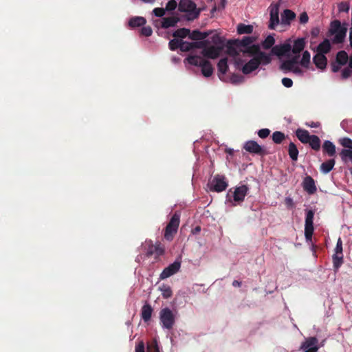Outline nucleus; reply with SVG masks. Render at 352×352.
<instances>
[{
    "label": "nucleus",
    "instance_id": "f03ea898",
    "mask_svg": "<svg viewBox=\"0 0 352 352\" xmlns=\"http://www.w3.org/2000/svg\"><path fill=\"white\" fill-rule=\"evenodd\" d=\"M178 10L185 13V19L187 21L197 19L201 13V9L197 8L196 3L192 0H180L178 3Z\"/></svg>",
    "mask_w": 352,
    "mask_h": 352
},
{
    "label": "nucleus",
    "instance_id": "a878e982",
    "mask_svg": "<svg viewBox=\"0 0 352 352\" xmlns=\"http://www.w3.org/2000/svg\"><path fill=\"white\" fill-rule=\"evenodd\" d=\"M146 20L142 16H134L129 19V25L132 28H139L144 25Z\"/></svg>",
    "mask_w": 352,
    "mask_h": 352
},
{
    "label": "nucleus",
    "instance_id": "dca6fc26",
    "mask_svg": "<svg viewBox=\"0 0 352 352\" xmlns=\"http://www.w3.org/2000/svg\"><path fill=\"white\" fill-rule=\"evenodd\" d=\"M181 267V262L175 261L174 263L170 264L168 267L164 268L160 274V278L164 279L170 277V276L177 273Z\"/></svg>",
    "mask_w": 352,
    "mask_h": 352
},
{
    "label": "nucleus",
    "instance_id": "37998d69",
    "mask_svg": "<svg viewBox=\"0 0 352 352\" xmlns=\"http://www.w3.org/2000/svg\"><path fill=\"white\" fill-rule=\"evenodd\" d=\"M340 144L347 148L346 149H352V140L349 138H343L339 140Z\"/></svg>",
    "mask_w": 352,
    "mask_h": 352
},
{
    "label": "nucleus",
    "instance_id": "3c124183",
    "mask_svg": "<svg viewBox=\"0 0 352 352\" xmlns=\"http://www.w3.org/2000/svg\"><path fill=\"white\" fill-rule=\"evenodd\" d=\"M270 133V131L268 129H262L258 131V135L261 138H266Z\"/></svg>",
    "mask_w": 352,
    "mask_h": 352
},
{
    "label": "nucleus",
    "instance_id": "f257e3e1",
    "mask_svg": "<svg viewBox=\"0 0 352 352\" xmlns=\"http://www.w3.org/2000/svg\"><path fill=\"white\" fill-rule=\"evenodd\" d=\"M255 50L254 57L243 65L241 71L244 74H249L256 70L261 65H267L272 60L271 55L259 50L258 45H253Z\"/></svg>",
    "mask_w": 352,
    "mask_h": 352
},
{
    "label": "nucleus",
    "instance_id": "052dcab7",
    "mask_svg": "<svg viewBox=\"0 0 352 352\" xmlns=\"http://www.w3.org/2000/svg\"><path fill=\"white\" fill-rule=\"evenodd\" d=\"M135 352H145L144 344L142 341L140 342L135 346Z\"/></svg>",
    "mask_w": 352,
    "mask_h": 352
},
{
    "label": "nucleus",
    "instance_id": "4be33fe9",
    "mask_svg": "<svg viewBox=\"0 0 352 352\" xmlns=\"http://www.w3.org/2000/svg\"><path fill=\"white\" fill-rule=\"evenodd\" d=\"M296 135L298 139L303 144L309 142L312 135H310L308 131L302 129H298L296 131Z\"/></svg>",
    "mask_w": 352,
    "mask_h": 352
},
{
    "label": "nucleus",
    "instance_id": "864d4df0",
    "mask_svg": "<svg viewBox=\"0 0 352 352\" xmlns=\"http://www.w3.org/2000/svg\"><path fill=\"white\" fill-rule=\"evenodd\" d=\"M148 352H160L159 347L156 342L148 344L147 346Z\"/></svg>",
    "mask_w": 352,
    "mask_h": 352
},
{
    "label": "nucleus",
    "instance_id": "0eeeda50",
    "mask_svg": "<svg viewBox=\"0 0 352 352\" xmlns=\"http://www.w3.org/2000/svg\"><path fill=\"white\" fill-rule=\"evenodd\" d=\"M180 222V215L175 212L170 218V221L167 224L164 236L167 241H172L174 235L177 233Z\"/></svg>",
    "mask_w": 352,
    "mask_h": 352
},
{
    "label": "nucleus",
    "instance_id": "f704fd0d",
    "mask_svg": "<svg viewBox=\"0 0 352 352\" xmlns=\"http://www.w3.org/2000/svg\"><path fill=\"white\" fill-rule=\"evenodd\" d=\"M255 41V38L253 36H244L241 40L238 41L239 46L250 47V45H253Z\"/></svg>",
    "mask_w": 352,
    "mask_h": 352
},
{
    "label": "nucleus",
    "instance_id": "6ab92c4d",
    "mask_svg": "<svg viewBox=\"0 0 352 352\" xmlns=\"http://www.w3.org/2000/svg\"><path fill=\"white\" fill-rule=\"evenodd\" d=\"M179 21V19L177 16L164 17L161 21V27L164 29L173 28L177 25Z\"/></svg>",
    "mask_w": 352,
    "mask_h": 352
},
{
    "label": "nucleus",
    "instance_id": "13d9d810",
    "mask_svg": "<svg viewBox=\"0 0 352 352\" xmlns=\"http://www.w3.org/2000/svg\"><path fill=\"white\" fill-rule=\"evenodd\" d=\"M308 20H309V16L305 12L300 14V17H299V21H300V23L305 24V23H307Z\"/></svg>",
    "mask_w": 352,
    "mask_h": 352
},
{
    "label": "nucleus",
    "instance_id": "680f3d73",
    "mask_svg": "<svg viewBox=\"0 0 352 352\" xmlns=\"http://www.w3.org/2000/svg\"><path fill=\"white\" fill-rule=\"evenodd\" d=\"M342 65H340L337 61L336 63H333L331 64V70L333 72H338L340 69V66Z\"/></svg>",
    "mask_w": 352,
    "mask_h": 352
},
{
    "label": "nucleus",
    "instance_id": "20e7f679",
    "mask_svg": "<svg viewBox=\"0 0 352 352\" xmlns=\"http://www.w3.org/2000/svg\"><path fill=\"white\" fill-rule=\"evenodd\" d=\"M142 248L144 249V252L147 258L155 255V259L157 260L159 256H162L164 253V247L160 242L153 244L152 241H146L142 245Z\"/></svg>",
    "mask_w": 352,
    "mask_h": 352
},
{
    "label": "nucleus",
    "instance_id": "4468645a",
    "mask_svg": "<svg viewBox=\"0 0 352 352\" xmlns=\"http://www.w3.org/2000/svg\"><path fill=\"white\" fill-rule=\"evenodd\" d=\"M292 50V45L289 43H285L281 45H277L272 48V54L277 56H289Z\"/></svg>",
    "mask_w": 352,
    "mask_h": 352
},
{
    "label": "nucleus",
    "instance_id": "0e129e2a",
    "mask_svg": "<svg viewBox=\"0 0 352 352\" xmlns=\"http://www.w3.org/2000/svg\"><path fill=\"white\" fill-rule=\"evenodd\" d=\"M299 57H300V56H299L298 54H295V56H294L292 58L288 59V60L292 61V62H294V64L295 65H298Z\"/></svg>",
    "mask_w": 352,
    "mask_h": 352
},
{
    "label": "nucleus",
    "instance_id": "4c0bfd02",
    "mask_svg": "<svg viewBox=\"0 0 352 352\" xmlns=\"http://www.w3.org/2000/svg\"><path fill=\"white\" fill-rule=\"evenodd\" d=\"M295 66L296 65L294 64V62L286 60L281 63L280 68L284 72H292Z\"/></svg>",
    "mask_w": 352,
    "mask_h": 352
},
{
    "label": "nucleus",
    "instance_id": "cd10ccee",
    "mask_svg": "<svg viewBox=\"0 0 352 352\" xmlns=\"http://www.w3.org/2000/svg\"><path fill=\"white\" fill-rule=\"evenodd\" d=\"M208 36V32H202L198 30H193L192 32H190L188 37L192 40L201 41L204 40Z\"/></svg>",
    "mask_w": 352,
    "mask_h": 352
},
{
    "label": "nucleus",
    "instance_id": "1a4fd4ad",
    "mask_svg": "<svg viewBox=\"0 0 352 352\" xmlns=\"http://www.w3.org/2000/svg\"><path fill=\"white\" fill-rule=\"evenodd\" d=\"M314 212L312 210L306 211L305 222V237L306 241H311L314 234Z\"/></svg>",
    "mask_w": 352,
    "mask_h": 352
},
{
    "label": "nucleus",
    "instance_id": "6e6552de",
    "mask_svg": "<svg viewBox=\"0 0 352 352\" xmlns=\"http://www.w3.org/2000/svg\"><path fill=\"white\" fill-rule=\"evenodd\" d=\"M160 319L162 327L166 329H171L175 324V316L168 307L162 309L160 312Z\"/></svg>",
    "mask_w": 352,
    "mask_h": 352
},
{
    "label": "nucleus",
    "instance_id": "a19ab883",
    "mask_svg": "<svg viewBox=\"0 0 352 352\" xmlns=\"http://www.w3.org/2000/svg\"><path fill=\"white\" fill-rule=\"evenodd\" d=\"M190 33V30L189 29H187V28H180V29H178L177 30H175L173 34V36L174 37H176V38H185L187 36H188Z\"/></svg>",
    "mask_w": 352,
    "mask_h": 352
},
{
    "label": "nucleus",
    "instance_id": "72a5a7b5",
    "mask_svg": "<svg viewBox=\"0 0 352 352\" xmlns=\"http://www.w3.org/2000/svg\"><path fill=\"white\" fill-rule=\"evenodd\" d=\"M332 260L334 270L338 271L343 263V255L333 254L332 256Z\"/></svg>",
    "mask_w": 352,
    "mask_h": 352
},
{
    "label": "nucleus",
    "instance_id": "c9c22d12",
    "mask_svg": "<svg viewBox=\"0 0 352 352\" xmlns=\"http://www.w3.org/2000/svg\"><path fill=\"white\" fill-rule=\"evenodd\" d=\"M217 68L219 73H221L222 75H224L228 69V60L226 58H221L218 64H217Z\"/></svg>",
    "mask_w": 352,
    "mask_h": 352
},
{
    "label": "nucleus",
    "instance_id": "423d86ee",
    "mask_svg": "<svg viewBox=\"0 0 352 352\" xmlns=\"http://www.w3.org/2000/svg\"><path fill=\"white\" fill-rule=\"evenodd\" d=\"M212 41L215 44L220 45L221 46H219V47L210 46V47H204L201 52V54L205 57L212 58V59H215L219 56V54L223 49V41L222 40V38L221 37H219V36L217 35V36H213Z\"/></svg>",
    "mask_w": 352,
    "mask_h": 352
},
{
    "label": "nucleus",
    "instance_id": "a18cd8bd",
    "mask_svg": "<svg viewBox=\"0 0 352 352\" xmlns=\"http://www.w3.org/2000/svg\"><path fill=\"white\" fill-rule=\"evenodd\" d=\"M338 8L340 12H348L350 9V4L349 2L343 1L338 4Z\"/></svg>",
    "mask_w": 352,
    "mask_h": 352
},
{
    "label": "nucleus",
    "instance_id": "9b49d317",
    "mask_svg": "<svg viewBox=\"0 0 352 352\" xmlns=\"http://www.w3.org/2000/svg\"><path fill=\"white\" fill-rule=\"evenodd\" d=\"M248 191L249 188L246 185H241L236 187L233 192V201L234 203L232 204V206H236V204L242 203Z\"/></svg>",
    "mask_w": 352,
    "mask_h": 352
},
{
    "label": "nucleus",
    "instance_id": "2eb2a0df",
    "mask_svg": "<svg viewBox=\"0 0 352 352\" xmlns=\"http://www.w3.org/2000/svg\"><path fill=\"white\" fill-rule=\"evenodd\" d=\"M212 186L211 189L213 191L220 192L226 189L228 187V183L226 181L224 176L217 175L213 179Z\"/></svg>",
    "mask_w": 352,
    "mask_h": 352
},
{
    "label": "nucleus",
    "instance_id": "bb28decb",
    "mask_svg": "<svg viewBox=\"0 0 352 352\" xmlns=\"http://www.w3.org/2000/svg\"><path fill=\"white\" fill-rule=\"evenodd\" d=\"M331 47L329 40L326 38L318 45L317 53H322L324 55L330 51Z\"/></svg>",
    "mask_w": 352,
    "mask_h": 352
},
{
    "label": "nucleus",
    "instance_id": "603ef678",
    "mask_svg": "<svg viewBox=\"0 0 352 352\" xmlns=\"http://www.w3.org/2000/svg\"><path fill=\"white\" fill-rule=\"evenodd\" d=\"M285 204L287 208L292 209L295 207V204L293 201V199L290 197H287L285 199Z\"/></svg>",
    "mask_w": 352,
    "mask_h": 352
},
{
    "label": "nucleus",
    "instance_id": "58836bf2",
    "mask_svg": "<svg viewBox=\"0 0 352 352\" xmlns=\"http://www.w3.org/2000/svg\"><path fill=\"white\" fill-rule=\"evenodd\" d=\"M310 58H311L310 53L308 51H305L302 53V56L301 60L300 61V64L302 67L307 68L309 67V63H310Z\"/></svg>",
    "mask_w": 352,
    "mask_h": 352
},
{
    "label": "nucleus",
    "instance_id": "39448f33",
    "mask_svg": "<svg viewBox=\"0 0 352 352\" xmlns=\"http://www.w3.org/2000/svg\"><path fill=\"white\" fill-rule=\"evenodd\" d=\"M346 31V28L342 26L340 21L335 20L331 23L329 32L334 35L332 39L334 43H342L344 41Z\"/></svg>",
    "mask_w": 352,
    "mask_h": 352
},
{
    "label": "nucleus",
    "instance_id": "c756f323",
    "mask_svg": "<svg viewBox=\"0 0 352 352\" xmlns=\"http://www.w3.org/2000/svg\"><path fill=\"white\" fill-rule=\"evenodd\" d=\"M253 26L252 25H245L239 23L237 25L236 30L239 34H251L253 32Z\"/></svg>",
    "mask_w": 352,
    "mask_h": 352
},
{
    "label": "nucleus",
    "instance_id": "7ed1b4c3",
    "mask_svg": "<svg viewBox=\"0 0 352 352\" xmlns=\"http://www.w3.org/2000/svg\"><path fill=\"white\" fill-rule=\"evenodd\" d=\"M186 60L190 65L200 67L201 68V73L205 77L212 76L213 67L208 60L199 56H190Z\"/></svg>",
    "mask_w": 352,
    "mask_h": 352
},
{
    "label": "nucleus",
    "instance_id": "49530a36",
    "mask_svg": "<svg viewBox=\"0 0 352 352\" xmlns=\"http://www.w3.org/2000/svg\"><path fill=\"white\" fill-rule=\"evenodd\" d=\"M178 4L175 0H170L167 2L165 9L166 11L171 12L176 9Z\"/></svg>",
    "mask_w": 352,
    "mask_h": 352
},
{
    "label": "nucleus",
    "instance_id": "4d7b16f0",
    "mask_svg": "<svg viewBox=\"0 0 352 352\" xmlns=\"http://www.w3.org/2000/svg\"><path fill=\"white\" fill-rule=\"evenodd\" d=\"M282 84L287 88H289L293 85V81L291 78H283L282 79Z\"/></svg>",
    "mask_w": 352,
    "mask_h": 352
},
{
    "label": "nucleus",
    "instance_id": "aec40b11",
    "mask_svg": "<svg viewBox=\"0 0 352 352\" xmlns=\"http://www.w3.org/2000/svg\"><path fill=\"white\" fill-rule=\"evenodd\" d=\"M313 61L316 66L320 69H324L326 67L327 63V59L325 55L322 54V53H317L314 56Z\"/></svg>",
    "mask_w": 352,
    "mask_h": 352
},
{
    "label": "nucleus",
    "instance_id": "e433bc0d",
    "mask_svg": "<svg viewBox=\"0 0 352 352\" xmlns=\"http://www.w3.org/2000/svg\"><path fill=\"white\" fill-rule=\"evenodd\" d=\"M349 59L347 53L345 51H340L336 55V61L342 65H344Z\"/></svg>",
    "mask_w": 352,
    "mask_h": 352
},
{
    "label": "nucleus",
    "instance_id": "9d476101",
    "mask_svg": "<svg viewBox=\"0 0 352 352\" xmlns=\"http://www.w3.org/2000/svg\"><path fill=\"white\" fill-rule=\"evenodd\" d=\"M270 10V23L268 28L270 30H274L279 24V5L278 3H272L269 7Z\"/></svg>",
    "mask_w": 352,
    "mask_h": 352
},
{
    "label": "nucleus",
    "instance_id": "e2e57ef3",
    "mask_svg": "<svg viewBox=\"0 0 352 352\" xmlns=\"http://www.w3.org/2000/svg\"><path fill=\"white\" fill-rule=\"evenodd\" d=\"M147 258L146 256L145 255V254H140L139 255L137 256L136 258H135V261L139 263H142L144 262V259Z\"/></svg>",
    "mask_w": 352,
    "mask_h": 352
},
{
    "label": "nucleus",
    "instance_id": "79ce46f5",
    "mask_svg": "<svg viewBox=\"0 0 352 352\" xmlns=\"http://www.w3.org/2000/svg\"><path fill=\"white\" fill-rule=\"evenodd\" d=\"M285 138V134L280 131H275L272 134V140L276 144H280Z\"/></svg>",
    "mask_w": 352,
    "mask_h": 352
},
{
    "label": "nucleus",
    "instance_id": "8fccbe9b",
    "mask_svg": "<svg viewBox=\"0 0 352 352\" xmlns=\"http://www.w3.org/2000/svg\"><path fill=\"white\" fill-rule=\"evenodd\" d=\"M140 33L142 35L144 36H150L152 33L153 30L150 26H144L140 30Z\"/></svg>",
    "mask_w": 352,
    "mask_h": 352
},
{
    "label": "nucleus",
    "instance_id": "5fc2aeb1",
    "mask_svg": "<svg viewBox=\"0 0 352 352\" xmlns=\"http://www.w3.org/2000/svg\"><path fill=\"white\" fill-rule=\"evenodd\" d=\"M160 289L165 298H168L172 295L170 287H160Z\"/></svg>",
    "mask_w": 352,
    "mask_h": 352
},
{
    "label": "nucleus",
    "instance_id": "c03bdc74",
    "mask_svg": "<svg viewBox=\"0 0 352 352\" xmlns=\"http://www.w3.org/2000/svg\"><path fill=\"white\" fill-rule=\"evenodd\" d=\"M181 40L177 38L172 39L168 43V46L170 50L174 51L180 47Z\"/></svg>",
    "mask_w": 352,
    "mask_h": 352
},
{
    "label": "nucleus",
    "instance_id": "ea45409f",
    "mask_svg": "<svg viewBox=\"0 0 352 352\" xmlns=\"http://www.w3.org/2000/svg\"><path fill=\"white\" fill-rule=\"evenodd\" d=\"M275 43V39L272 35L267 36L265 39L262 43V47L265 49L268 50L271 48Z\"/></svg>",
    "mask_w": 352,
    "mask_h": 352
},
{
    "label": "nucleus",
    "instance_id": "6e6d98bb",
    "mask_svg": "<svg viewBox=\"0 0 352 352\" xmlns=\"http://www.w3.org/2000/svg\"><path fill=\"white\" fill-rule=\"evenodd\" d=\"M243 78L241 76H239L236 74H232L230 78V80L232 83L236 84V83L241 82L243 81Z\"/></svg>",
    "mask_w": 352,
    "mask_h": 352
},
{
    "label": "nucleus",
    "instance_id": "774afa93",
    "mask_svg": "<svg viewBox=\"0 0 352 352\" xmlns=\"http://www.w3.org/2000/svg\"><path fill=\"white\" fill-rule=\"evenodd\" d=\"M349 41H350V45L352 47V28H351L350 32H349Z\"/></svg>",
    "mask_w": 352,
    "mask_h": 352
},
{
    "label": "nucleus",
    "instance_id": "473e14b6",
    "mask_svg": "<svg viewBox=\"0 0 352 352\" xmlns=\"http://www.w3.org/2000/svg\"><path fill=\"white\" fill-rule=\"evenodd\" d=\"M340 156L342 161L344 163L349 161L352 162V149H342L340 153Z\"/></svg>",
    "mask_w": 352,
    "mask_h": 352
},
{
    "label": "nucleus",
    "instance_id": "ddd939ff",
    "mask_svg": "<svg viewBox=\"0 0 352 352\" xmlns=\"http://www.w3.org/2000/svg\"><path fill=\"white\" fill-rule=\"evenodd\" d=\"M318 342V340L316 337H309L302 342L300 349L305 350V352H318L319 349Z\"/></svg>",
    "mask_w": 352,
    "mask_h": 352
},
{
    "label": "nucleus",
    "instance_id": "393cba45",
    "mask_svg": "<svg viewBox=\"0 0 352 352\" xmlns=\"http://www.w3.org/2000/svg\"><path fill=\"white\" fill-rule=\"evenodd\" d=\"M305 46V41L303 38H299L294 41L293 45L292 46V52L294 54H299V53L303 50Z\"/></svg>",
    "mask_w": 352,
    "mask_h": 352
},
{
    "label": "nucleus",
    "instance_id": "412c9836",
    "mask_svg": "<svg viewBox=\"0 0 352 352\" xmlns=\"http://www.w3.org/2000/svg\"><path fill=\"white\" fill-rule=\"evenodd\" d=\"M296 17V14L291 10L285 9L281 14V23L284 25H289Z\"/></svg>",
    "mask_w": 352,
    "mask_h": 352
},
{
    "label": "nucleus",
    "instance_id": "2f4dec72",
    "mask_svg": "<svg viewBox=\"0 0 352 352\" xmlns=\"http://www.w3.org/2000/svg\"><path fill=\"white\" fill-rule=\"evenodd\" d=\"M289 157L293 161H296L298 155V150L294 142H290L288 148Z\"/></svg>",
    "mask_w": 352,
    "mask_h": 352
},
{
    "label": "nucleus",
    "instance_id": "b1692460",
    "mask_svg": "<svg viewBox=\"0 0 352 352\" xmlns=\"http://www.w3.org/2000/svg\"><path fill=\"white\" fill-rule=\"evenodd\" d=\"M322 150L324 153H327L329 157H333L336 155V146L334 144L329 141L325 140L322 145Z\"/></svg>",
    "mask_w": 352,
    "mask_h": 352
},
{
    "label": "nucleus",
    "instance_id": "de8ad7c7",
    "mask_svg": "<svg viewBox=\"0 0 352 352\" xmlns=\"http://www.w3.org/2000/svg\"><path fill=\"white\" fill-rule=\"evenodd\" d=\"M153 14L156 17H163L166 14V9L163 8H155L153 10Z\"/></svg>",
    "mask_w": 352,
    "mask_h": 352
},
{
    "label": "nucleus",
    "instance_id": "69168bd1",
    "mask_svg": "<svg viewBox=\"0 0 352 352\" xmlns=\"http://www.w3.org/2000/svg\"><path fill=\"white\" fill-rule=\"evenodd\" d=\"M292 72H293L294 74H302V70L298 65H296Z\"/></svg>",
    "mask_w": 352,
    "mask_h": 352
},
{
    "label": "nucleus",
    "instance_id": "f8f14e48",
    "mask_svg": "<svg viewBox=\"0 0 352 352\" xmlns=\"http://www.w3.org/2000/svg\"><path fill=\"white\" fill-rule=\"evenodd\" d=\"M244 148L250 153L257 155H265V149L254 140L247 141L244 144Z\"/></svg>",
    "mask_w": 352,
    "mask_h": 352
},
{
    "label": "nucleus",
    "instance_id": "a211bd4d",
    "mask_svg": "<svg viewBox=\"0 0 352 352\" xmlns=\"http://www.w3.org/2000/svg\"><path fill=\"white\" fill-rule=\"evenodd\" d=\"M205 45V41L187 42L181 40L180 50L182 52H188L193 48H201Z\"/></svg>",
    "mask_w": 352,
    "mask_h": 352
},
{
    "label": "nucleus",
    "instance_id": "7c9ffc66",
    "mask_svg": "<svg viewBox=\"0 0 352 352\" xmlns=\"http://www.w3.org/2000/svg\"><path fill=\"white\" fill-rule=\"evenodd\" d=\"M307 144H309L310 147L314 151H319L321 146V142L318 136L316 135H312L310 138L309 142Z\"/></svg>",
    "mask_w": 352,
    "mask_h": 352
},
{
    "label": "nucleus",
    "instance_id": "338daca9",
    "mask_svg": "<svg viewBox=\"0 0 352 352\" xmlns=\"http://www.w3.org/2000/svg\"><path fill=\"white\" fill-rule=\"evenodd\" d=\"M226 152L230 155H232L234 153V150L231 148H228L226 149Z\"/></svg>",
    "mask_w": 352,
    "mask_h": 352
},
{
    "label": "nucleus",
    "instance_id": "c85d7f7f",
    "mask_svg": "<svg viewBox=\"0 0 352 352\" xmlns=\"http://www.w3.org/2000/svg\"><path fill=\"white\" fill-rule=\"evenodd\" d=\"M335 160L333 159L329 160L328 161L323 162L320 166V170L324 174L329 173L335 165Z\"/></svg>",
    "mask_w": 352,
    "mask_h": 352
},
{
    "label": "nucleus",
    "instance_id": "09e8293b",
    "mask_svg": "<svg viewBox=\"0 0 352 352\" xmlns=\"http://www.w3.org/2000/svg\"><path fill=\"white\" fill-rule=\"evenodd\" d=\"M335 254H342V241L341 238H339L337 241L336 246L334 250Z\"/></svg>",
    "mask_w": 352,
    "mask_h": 352
},
{
    "label": "nucleus",
    "instance_id": "f3484780",
    "mask_svg": "<svg viewBox=\"0 0 352 352\" xmlns=\"http://www.w3.org/2000/svg\"><path fill=\"white\" fill-rule=\"evenodd\" d=\"M303 189L309 195H312L316 192V186L314 179L311 176L305 177L302 182Z\"/></svg>",
    "mask_w": 352,
    "mask_h": 352
},
{
    "label": "nucleus",
    "instance_id": "bf43d9fd",
    "mask_svg": "<svg viewBox=\"0 0 352 352\" xmlns=\"http://www.w3.org/2000/svg\"><path fill=\"white\" fill-rule=\"evenodd\" d=\"M351 74V71L350 69L349 68H344L342 71V78L343 79H346L348 78Z\"/></svg>",
    "mask_w": 352,
    "mask_h": 352
},
{
    "label": "nucleus",
    "instance_id": "5701e85b",
    "mask_svg": "<svg viewBox=\"0 0 352 352\" xmlns=\"http://www.w3.org/2000/svg\"><path fill=\"white\" fill-rule=\"evenodd\" d=\"M153 311V309L149 304L146 303L142 306L141 317L145 322H147L151 320Z\"/></svg>",
    "mask_w": 352,
    "mask_h": 352
}]
</instances>
